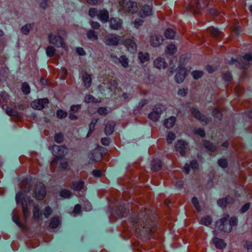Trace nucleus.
I'll return each instance as SVG.
<instances>
[{"instance_id": "obj_1", "label": "nucleus", "mask_w": 252, "mask_h": 252, "mask_svg": "<svg viewBox=\"0 0 252 252\" xmlns=\"http://www.w3.org/2000/svg\"><path fill=\"white\" fill-rule=\"evenodd\" d=\"M30 188V184L26 181H23L21 184L22 191L18 192L16 196L17 203H21L22 205L23 214L25 219L28 218L30 213L28 206H30L32 203V200L29 199L27 200L25 197V193L29 191Z\"/></svg>"}, {"instance_id": "obj_2", "label": "nucleus", "mask_w": 252, "mask_h": 252, "mask_svg": "<svg viewBox=\"0 0 252 252\" xmlns=\"http://www.w3.org/2000/svg\"><path fill=\"white\" fill-rule=\"evenodd\" d=\"M67 149L63 146L54 145L52 147V153L55 156V158L52 160L50 163L51 167L53 168L57 166L59 163L60 165L59 168L61 169H66L67 168V163L64 161L63 158L67 154Z\"/></svg>"}, {"instance_id": "obj_3", "label": "nucleus", "mask_w": 252, "mask_h": 252, "mask_svg": "<svg viewBox=\"0 0 252 252\" xmlns=\"http://www.w3.org/2000/svg\"><path fill=\"white\" fill-rule=\"evenodd\" d=\"M229 216L228 215H225L224 217L216 222V226L218 227L219 229L224 232H229L231 230V227L237 224V219L235 217H231L229 220L230 226L228 230L225 229L224 226L226 220L228 219Z\"/></svg>"}, {"instance_id": "obj_4", "label": "nucleus", "mask_w": 252, "mask_h": 252, "mask_svg": "<svg viewBox=\"0 0 252 252\" xmlns=\"http://www.w3.org/2000/svg\"><path fill=\"white\" fill-rule=\"evenodd\" d=\"M126 0H118L120 6L121 7L120 10L130 13H134L137 11L138 6L135 2L129 0L125 2Z\"/></svg>"}, {"instance_id": "obj_5", "label": "nucleus", "mask_w": 252, "mask_h": 252, "mask_svg": "<svg viewBox=\"0 0 252 252\" xmlns=\"http://www.w3.org/2000/svg\"><path fill=\"white\" fill-rule=\"evenodd\" d=\"M121 40V37L116 34H108L103 38L104 43L108 46H117Z\"/></svg>"}, {"instance_id": "obj_6", "label": "nucleus", "mask_w": 252, "mask_h": 252, "mask_svg": "<svg viewBox=\"0 0 252 252\" xmlns=\"http://www.w3.org/2000/svg\"><path fill=\"white\" fill-rule=\"evenodd\" d=\"M33 193L34 196L37 200H42L46 193L44 185L41 182L35 184Z\"/></svg>"}, {"instance_id": "obj_7", "label": "nucleus", "mask_w": 252, "mask_h": 252, "mask_svg": "<svg viewBox=\"0 0 252 252\" xmlns=\"http://www.w3.org/2000/svg\"><path fill=\"white\" fill-rule=\"evenodd\" d=\"M164 107L161 104H158L155 106L153 111L149 114V118L153 121L156 122L158 120L160 114Z\"/></svg>"}, {"instance_id": "obj_8", "label": "nucleus", "mask_w": 252, "mask_h": 252, "mask_svg": "<svg viewBox=\"0 0 252 252\" xmlns=\"http://www.w3.org/2000/svg\"><path fill=\"white\" fill-rule=\"evenodd\" d=\"M49 103L47 98L39 99L33 101L31 105L32 108L37 110H41L45 107Z\"/></svg>"}, {"instance_id": "obj_9", "label": "nucleus", "mask_w": 252, "mask_h": 252, "mask_svg": "<svg viewBox=\"0 0 252 252\" xmlns=\"http://www.w3.org/2000/svg\"><path fill=\"white\" fill-rule=\"evenodd\" d=\"M49 38L50 43L54 44L57 47H62L65 50H66V46L60 35L53 37L52 35H50Z\"/></svg>"}, {"instance_id": "obj_10", "label": "nucleus", "mask_w": 252, "mask_h": 252, "mask_svg": "<svg viewBox=\"0 0 252 252\" xmlns=\"http://www.w3.org/2000/svg\"><path fill=\"white\" fill-rule=\"evenodd\" d=\"M102 147H99L97 149H95L93 153L90 154L89 158L90 160L93 161H99L102 158V155L101 152Z\"/></svg>"}, {"instance_id": "obj_11", "label": "nucleus", "mask_w": 252, "mask_h": 252, "mask_svg": "<svg viewBox=\"0 0 252 252\" xmlns=\"http://www.w3.org/2000/svg\"><path fill=\"white\" fill-rule=\"evenodd\" d=\"M187 70L182 65L179 67V70L175 76V80L178 83L183 82L187 75Z\"/></svg>"}, {"instance_id": "obj_12", "label": "nucleus", "mask_w": 252, "mask_h": 252, "mask_svg": "<svg viewBox=\"0 0 252 252\" xmlns=\"http://www.w3.org/2000/svg\"><path fill=\"white\" fill-rule=\"evenodd\" d=\"M109 22L110 28L114 30H119L122 26V21L118 18H112Z\"/></svg>"}, {"instance_id": "obj_13", "label": "nucleus", "mask_w": 252, "mask_h": 252, "mask_svg": "<svg viewBox=\"0 0 252 252\" xmlns=\"http://www.w3.org/2000/svg\"><path fill=\"white\" fill-rule=\"evenodd\" d=\"M187 144L184 141L178 140L175 145V148L181 156H184L187 150Z\"/></svg>"}, {"instance_id": "obj_14", "label": "nucleus", "mask_w": 252, "mask_h": 252, "mask_svg": "<svg viewBox=\"0 0 252 252\" xmlns=\"http://www.w3.org/2000/svg\"><path fill=\"white\" fill-rule=\"evenodd\" d=\"M162 37L157 34L153 35L151 37L150 42L153 46H158L162 43Z\"/></svg>"}, {"instance_id": "obj_15", "label": "nucleus", "mask_w": 252, "mask_h": 252, "mask_svg": "<svg viewBox=\"0 0 252 252\" xmlns=\"http://www.w3.org/2000/svg\"><path fill=\"white\" fill-rule=\"evenodd\" d=\"M152 14V8L149 5L143 6L139 12V15L140 17H145L150 16Z\"/></svg>"}, {"instance_id": "obj_16", "label": "nucleus", "mask_w": 252, "mask_h": 252, "mask_svg": "<svg viewBox=\"0 0 252 252\" xmlns=\"http://www.w3.org/2000/svg\"><path fill=\"white\" fill-rule=\"evenodd\" d=\"M190 111L191 114L196 119L202 122H204L205 124H207L208 122V119L205 116L202 115L198 110L194 108H192Z\"/></svg>"}, {"instance_id": "obj_17", "label": "nucleus", "mask_w": 252, "mask_h": 252, "mask_svg": "<svg viewBox=\"0 0 252 252\" xmlns=\"http://www.w3.org/2000/svg\"><path fill=\"white\" fill-rule=\"evenodd\" d=\"M109 17V12L105 9L100 10L97 14L98 19L102 22H107Z\"/></svg>"}, {"instance_id": "obj_18", "label": "nucleus", "mask_w": 252, "mask_h": 252, "mask_svg": "<svg viewBox=\"0 0 252 252\" xmlns=\"http://www.w3.org/2000/svg\"><path fill=\"white\" fill-rule=\"evenodd\" d=\"M125 44L129 51L131 53L136 52L137 46L133 40L127 39L125 41Z\"/></svg>"}, {"instance_id": "obj_19", "label": "nucleus", "mask_w": 252, "mask_h": 252, "mask_svg": "<svg viewBox=\"0 0 252 252\" xmlns=\"http://www.w3.org/2000/svg\"><path fill=\"white\" fill-rule=\"evenodd\" d=\"M213 242L215 247L220 250L224 249L226 246V243H224L223 240L217 237H215L213 239Z\"/></svg>"}, {"instance_id": "obj_20", "label": "nucleus", "mask_w": 252, "mask_h": 252, "mask_svg": "<svg viewBox=\"0 0 252 252\" xmlns=\"http://www.w3.org/2000/svg\"><path fill=\"white\" fill-rule=\"evenodd\" d=\"M111 58L114 62H116L118 60L119 61L120 63L122 64L123 66L124 67H126L128 65V61L127 58H126L125 56H121L120 59H118L114 56H111Z\"/></svg>"}, {"instance_id": "obj_21", "label": "nucleus", "mask_w": 252, "mask_h": 252, "mask_svg": "<svg viewBox=\"0 0 252 252\" xmlns=\"http://www.w3.org/2000/svg\"><path fill=\"white\" fill-rule=\"evenodd\" d=\"M82 80L84 86L86 88H89L91 86L92 84V78L90 74H88L87 72L83 73Z\"/></svg>"}, {"instance_id": "obj_22", "label": "nucleus", "mask_w": 252, "mask_h": 252, "mask_svg": "<svg viewBox=\"0 0 252 252\" xmlns=\"http://www.w3.org/2000/svg\"><path fill=\"white\" fill-rule=\"evenodd\" d=\"M154 66L158 68H165L166 66V63L164 59L161 58H158L157 59L154 63Z\"/></svg>"}, {"instance_id": "obj_23", "label": "nucleus", "mask_w": 252, "mask_h": 252, "mask_svg": "<svg viewBox=\"0 0 252 252\" xmlns=\"http://www.w3.org/2000/svg\"><path fill=\"white\" fill-rule=\"evenodd\" d=\"M115 123L113 121H110L106 123L105 127V132L107 135L111 134L114 131Z\"/></svg>"}, {"instance_id": "obj_24", "label": "nucleus", "mask_w": 252, "mask_h": 252, "mask_svg": "<svg viewBox=\"0 0 252 252\" xmlns=\"http://www.w3.org/2000/svg\"><path fill=\"white\" fill-rule=\"evenodd\" d=\"M84 183L82 181L78 180L72 183L71 188L74 190H81L84 187Z\"/></svg>"}, {"instance_id": "obj_25", "label": "nucleus", "mask_w": 252, "mask_h": 252, "mask_svg": "<svg viewBox=\"0 0 252 252\" xmlns=\"http://www.w3.org/2000/svg\"><path fill=\"white\" fill-rule=\"evenodd\" d=\"M61 223V220L59 217H55L52 219L49 223V227L51 228L58 227Z\"/></svg>"}, {"instance_id": "obj_26", "label": "nucleus", "mask_w": 252, "mask_h": 252, "mask_svg": "<svg viewBox=\"0 0 252 252\" xmlns=\"http://www.w3.org/2000/svg\"><path fill=\"white\" fill-rule=\"evenodd\" d=\"M233 203V201L230 197H227L224 199H220L218 201V205L222 208L225 207L228 203Z\"/></svg>"}, {"instance_id": "obj_27", "label": "nucleus", "mask_w": 252, "mask_h": 252, "mask_svg": "<svg viewBox=\"0 0 252 252\" xmlns=\"http://www.w3.org/2000/svg\"><path fill=\"white\" fill-rule=\"evenodd\" d=\"M176 121V118L174 117H171L169 119L165 120L164 125L165 127L167 128H170L173 127Z\"/></svg>"}, {"instance_id": "obj_28", "label": "nucleus", "mask_w": 252, "mask_h": 252, "mask_svg": "<svg viewBox=\"0 0 252 252\" xmlns=\"http://www.w3.org/2000/svg\"><path fill=\"white\" fill-rule=\"evenodd\" d=\"M162 165L161 161L160 160L156 159L152 162V169L156 171L160 169Z\"/></svg>"}, {"instance_id": "obj_29", "label": "nucleus", "mask_w": 252, "mask_h": 252, "mask_svg": "<svg viewBox=\"0 0 252 252\" xmlns=\"http://www.w3.org/2000/svg\"><path fill=\"white\" fill-rule=\"evenodd\" d=\"M138 58L141 63H144L149 60V55L147 53L139 52L138 54Z\"/></svg>"}, {"instance_id": "obj_30", "label": "nucleus", "mask_w": 252, "mask_h": 252, "mask_svg": "<svg viewBox=\"0 0 252 252\" xmlns=\"http://www.w3.org/2000/svg\"><path fill=\"white\" fill-rule=\"evenodd\" d=\"M33 217L36 220H39L41 219L42 214L39 212L38 206H35L34 207V209L33 210Z\"/></svg>"}, {"instance_id": "obj_31", "label": "nucleus", "mask_w": 252, "mask_h": 252, "mask_svg": "<svg viewBox=\"0 0 252 252\" xmlns=\"http://www.w3.org/2000/svg\"><path fill=\"white\" fill-rule=\"evenodd\" d=\"M177 49L175 45L170 44L166 47L165 53L167 55H173L176 52Z\"/></svg>"}, {"instance_id": "obj_32", "label": "nucleus", "mask_w": 252, "mask_h": 252, "mask_svg": "<svg viewBox=\"0 0 252 252\" xmlns=\"http://www.w3.org/2000/svg\"><path fill=\"white\" fill-rule=\"evenodd\" d=\"M164 35L167 38L173 39L175 36V32L171 29H167L164 32Z\"/></svg>"}, {"instance_id": "obj_33", "label": "nucleus", "mask_w": 252, "mask_h": 252, "mask_svg": "<svg viewBox=\"0 0 252 252\" xmlns=\"http://www.w3.org/2000/svg\"><path fill=\"white\" fill-rule=\"evenodd\" d=\"M87 36L89 39L92 40H96L98 38L97 34L93 30H90L88 32Z\"/></svg>"}, {"instance_id": "obj_34", "label": "nucleus", "mask_w": 252, "mask_h": 252, "mask_svg": "<svg viewBox=\"0 0 252 252\" xmlns=\"http://www.w3.org/2000/svg\"><path fill=\"white\" fill-rule=\"evenodd\" d=\"M212 219L209 216H206L202 218L200 220V223L205 225H209L211 223Z\"/></svg>"}, {"instance_id": "obj_35", "label": "nucleus", "mask_w": 252, "mask_h": 252, "mask_svg": "<svg viewBox=\"0 0 252 252\" xmlns=\"http://www.w3.org/2000/svg\"><path fill=\"white\" fill-rule=\"evenodd\" d=\"M71 195V192L66 189L62 190L60 192V196L64 198H69Z\"/></svg>"}, {"instance_id": "obj_36", "label": "nucleus", "mask_w": 252, "mask_h": 252, "mask_svg": "<svg viewBox=\"0 0 252 252\" xmlns=\"http://www.w3.org/2000/svg\"><path fill=\"white\" fill-rule=\"evenodd\" d=\"M55 50L54 48L51 46H48L46 49V54L49 57H53L54 55Z\"/></svg>"}, {"instance_id": "obj_37", "label": "nucleus", "mask_w": 252, "mask_h": 252, "mask_svg": "<svg viewBox=\"0 0 252 252\" xmlns=\"http://www.w3.org/2000/svg\"><path fill=\"white\" fill-rule=\"evenodd\" d=\"M22 90L25 94H28L30 92V88L28 83L25 82L22 84Z\"/></svg>"}, {"instance_id": "obj_38", "label": "nucleus", "mask_w": 252, "mask_h": 252, "mask_svg": "<svg viewBox=\"0 0 252 252\" xmlns=\"http://www.w3.org/2000/svg\"><path fill=\"white\" fill-rule=\"evenodd\" d=\"M210 32L211 35L214 37H218L220 35L221 33L217 29L212 28L210 29Z\"/></svg>"}, {"instance_id": "obj_39", "label": "nucleus", "mask_w": 252, "mask_h": 252, "mask_svg": "<svg viewBox=\"0 0 252 252\" xmlns=\"http://www.w3.org/2000/svg\"><path fill=\"white\" fill-rule=\"evenodd\" d=\"M85 101L86 103L94 102L97 103L98 101L95 99L92 95H88L86 96Z\"/></svg>"}, {"instance_id": "obj_40", "label": "nucleus", "mask_w": 252, "mask_h": 252, "mask_svg": "<svg viewBox=\"0 0 252 252\" xmlns=\"http://www.w3.org/2000/svg\"><path fill=\"white\" fill-rule=\"evenodd\" d=\"M191 74L194 79H197L202 76L203 72L202 71L196 70L193 71Z\"/></svg>"}, {"instance_id": "obj_41", "label": "nucleus", "mask_w": 252, "mask_h": 252, "mask_svg": "<svg viewBox=\"0 0 252 252\" xmlns=\"http://www.w3.org/2000/svg\"><path fill=\"white\" fill-rule=\"evenodd\" d=\"M213 115L215 118H217L219 120H220L222 118L221 113L217 108L214 109L213 111Z\"/></svg>"}, {"instance_id": "obj_42", "label": "nucleus", "mask_w": 252, "mask_h": 252, "mask_svg": "<svg viewBox=\"0 0 252 252\" xmlns=\"http://www.w3.org/2000/svg\"><path fill=\"white\" fill-rule=\"evenodd\" d=\"M55 141L59 143H60L63 142V134L61 133L56 134L54 137Z\"/></svg>"}, {"instance_id": "obj_43", "label": "nucleus", "mask_w": 252, "mask_h": 252, "mask_svg": "<svg viewBox=\"0 0 252 252\" xmlns=\"http://www.w3.org/2000/svg\"><path fill=\"white\" fill-rule=\"evenodd\" d=\"M204 147L209 150L214 152L216 150V147L213 145L209 142H205L204 143Z\"/></svg>"}, {"instance_id": "obj_44", "label": "nucleus", "mask_w": 252, "mask_h": 252, "mask_svg": "<svg viewBox=\"0 0 252 252\" xmlns=\"http://www.w3.org/2000/svg\"><path fill=\"white\" fill-rule=\"evenodd\" d=\"M6 113L9 116H16L17 112L11 107H7L6 109Z\"/></svg>"}, {"instance_id": "obj_45", "label": "nucleus", "mask_w": 252, "mask_h": 252, "mask_svg": "<svg viewBox=\"0 0 252 252\" xmlns=\"http://www.w3.org/2000/svg\"><path fill=\"white\" fill-rule=\"evenodd\" d=\"M9 95L6 92H2L0 94V102H1L2 100L3 102H7V100L9 99Z\"/></svg>"}, {"instance_id": "obj_46", "label": "nucleus", "mask_w": 252, "mask_h": 252, "mask_svg": "<svg viewBox=\"0 0 252 252\" xmlns=\"http://www.w3.org/2000/svg\"><path fill=\"white\" fill-rule=\"evenodd\" d=\"M31 29V25L27 24V25H26L25 26H23L21 28V32L23 33H24L25 34H27L29 33Z\"/></svg>"}, {"instance_id": "obj_47", "label": "nucleus", "mask_w": 252, "mask_h": 252, "mask_svg": "<svg viewBox=\"0 0 252 252\" xmlns=\"http://www.w3.org/2000/svg\"><path fill=\"white\" fill-rule=\"evenodd\" d=\"M57 116L60 119L66 117L67 113L62 110H59L57 112Z\"/></svg>"}, {"instance_id": "obj_48", "label": "nucleus", "mask_w": 252, "mask_h": 252, "mask_svg": "<svg viewBox=\"0 0 252 252\" xmlns=\"http://www.w3.org/2000/svg\"><path fill=\"white\" fill-rule=\"evenodd\" d=\"M175 135L172 132H169L167 136V141L168 143H171L175 139Z\"/></svg>"}, {"instance_id": "obj_49", "label": "nucleus", "mask_w": 252, "mask_h": 252, "mask_svg": "<svg viewBox=\"0 0 252 252\" xmlns=\"http://www.w3.org/2000/svg\"><path fill=\"white\" fill-rule=\"evenodd\" d=\"M52 210L49 207H47L45 208L43 211V215L45 218H47L52 214Z\"/></svg>"}, {"instance_id": "obj_50", "label": "nucleus", "mask_w": 252, "mask_h": 252, "mask_svg": "<svg viewBox=\"0 0 252 252\" xmlns=\"http://www.w3.org/2000/svg\"><path fill=\"white\" fill-rule=\"evenodd\" d=\"M97 122V119L93 120L92 121L90 125V128H89V132H88V135L89 134H91L93 131V130L94 129V127L95 125V124Z\"/></svg>"}, {"instance_id": "obj_51", "label": "nucleus", "mask_w": 252, "mask_h": 252, "mask_svg": "<svg viewBox=\"0 0 252 252\" xmlns=\"http://www.w3.org/2000/svg\"><path fill=\"white\" fill-rule=\"evenodd\" d=\"M98 14V11L95 8H92L89 10V14L92 17H94L95 16H97Z\"/></svg>"}, {"instance_id": "obj_52", "label": "nucleus", "mask_w": 252, "mask_h": 252, "mask_svg": "<svg viewBox=\"0 0 252 252\" xmlns=\"http://www.w3.org/2000/svg\"><path fill=\"white\" fill-rule=\"evenodd\" d=\"M218 164L220 166L225 168L227 166V160L225 159H220L218 161Z\"/></svg>"}, {"instance_id": "obj_53", "label": "nucleus", "mask_w": 252, "mask_h": 252, "mask_svg": "<svg viewBox=\"0 0 252 252\" xmlns=\"http://www.w3.org/2000/svg\"><path fill=\"white\" fill-rule=\"evenodd\" d=\"M192 203L193 204V205L194 206L196 209L197 211H200V207L199 205L198 200L196 197H193L192 199Z\"/></svg>"}, {"instance_id": "obj_54", "label": "nucleus", "mask_w": 252, "mask_h": 252, "mask_svg": "<svg viewBox=\"0 0 252 252\" xmlns=\"http://www.w3.org/2000/svg\"><path fill=\"white\" fill-rule=\"evenodd\" d=\"M244 247L249 252H252V242H246Z\"/></svg>"}, {"instance_id": "obj_55", "label": "nucleus", "mask_w": 252, "mask_h": 252, "mask_svg": "<svg viewBox=\"0 0 252 252\" xmlns=\"http://www.w3.org/2000/svg\"><path fill=\"white\" fill-rule=\"evenodd\" d=\"M243 60L250 64V62L252 61V54H246L243 57Z\"/></svg>"}, {"instance_id": "obj_56", "label": "nucleus", "mask_w": 252, "mask_h": 252, "mask_svg": "<svg viewBox=\"0 0 252 252\" xmlns=\"http://www.w3.org/2000/svg\"><path fill=\"white\" fill-rule=\"evenodd\" d=\"M223 78L226 81H230L232 79V76L229 72H226L223 74Z\"/></svg>"}, {"instance_id": "obj_57", "label": "nucleus", "mask_w": 252, "mask_h": 252, "mask_svg": "<svg viewBox=\"0 0 252 252\" xmlns=\"http://www.w3.org/2000/svg\"><path fill=\"white\" fill-rule=\"evenodd\" d=\"M97 113L100 115H106L108 113V111L105 107H100L98 109Z\"/></svg>"}, {"instance_id": "obj_58", "label": "nucleus", "mask_w": 252, "mask_h": 252, "mask_svg": "<svg viewBox=\"0 0 252 252\" xmlns=\"http://www.w3.org/2000/svg\"><path fill=\"white\" fill-rule=\"evenodd\" d=\"M80 108V105H72L70 108L71 113H75Z\"/></svg>"}, {"instance_id": "obj_59", "label": "nucleus", "mask_w": 252, "mask_h": 252, "mask_svg": "<svg viewBox=\"0 0 252 252\" xmlns=\"http://www.w3.org/2000/svg\"><path fill=\"white\" fill-rule=\"evenodd\" d=\"M195 133L199 135L201 137H203L205 136V132L204 131L200 128L197 129L195 130Z\"/></svg>"}, {"instance_id": "obj_60", "label": "nucleus", "mask_w": 252, "mask_h": 252, "mask_svg": "<svg viewBox=\"0 0 252 252\" xmlns=\"http://www.w3.org/2000/svg\"><path fill=\"white\" fill-rule=\"evenodd\" d=\"M92 173L93 175L96 177H99L102 175V172L98 169L93 170Z\"/></svg>"}, {"instance_id": "obj_61", "label": "nucleus", "mask_w": 252, "mask_h": 252, "mask_svg": "<svg viewBox=\"0 0 252 252\" xmlns=\"http://www.w3.org/2000/svg\"><path fill=\"white\" fill-rule=\"evenodd\" d=\"M187 92H188L187 89H180L178 91V94L179 95L184 96L187 94Z\"/></svg>"}, {"instance_id": "obj_62", "label": "nucleus", "mask_w": 252, "mask_h": 252, "mask_svg": "<svg viewBox=\"0 0 252 252\" xmlns=\"http://www.w3.org/2000/svg\"><path fill=\"white\" fill-rule=\"evenodd\" d=\"M190 167L192 169H197L198 167V164L195 160H192L190 163Z\"/></svg>"}, {"instance_id": "obj_63", "label": "nucleus", "mask_w": 252, "mask_h": 252, "mask_svg": "<svg viewBox=\"0 0 252 252\" xmlns=\"http://www.w3.org/2000/svg\"><path fill=\"white\" fill-rule=\"evenodd\" d=\"M250 208V204L249 203H246L244 205H243L241 209V211L242 213H244L246 211H247Z\"/></svg>"}, {"instance_id": "obj_64", "label": "nucleus", "mask_w": 252, "mask_h": 252, "mask_svg": "<svg viewBox=\"0 0 252 252\" xmlns=\"http://www.w3.org/2000/svg\"><path fill=\"white\" fill-rule=\"evenodd\" d=\"M81 207L79 204H77L75 206L73 212L75 214H78L81 211Z\"/></svg>"}]
</instances>
